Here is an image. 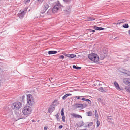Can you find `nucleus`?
I'll use <instances>...</instances> for the list:
<instances>
[{"label": "nucleus", "mask_w": 130, "mask_h": 130, "mask_svg": "<svg viewBox=\"0 0 130 130\" xmlns=\"http://www.w3.org/2000/svg\"><path fill=\"white\" fill-rule=\"evenodd\" d=\"M89 58L94 62H98L99 61V57L97 54L92 53L89 54L88 55Z\"/></svg>", "instance_id": "obj_1"}, {"label": "nucleus", "mask_w": 130, "mask_h": 130, "mask_svg": "<svg viewBox=\"0 0 130 130\" xmlns=\"http://www.w3.org/2000/svg\"><path fill=\"white\" fill-rule=\"evenodd\" d=\"M22 106V104L19 102H16L11 105V108L13 110H16L21 108Z\"/></svg>", "instance_id": "obj_2"}, {"label": "nucleus", "mask_w": 130, "mask_h": 130, "mask_svg": "<svg viewBox=\"0 0 130 130\" xmlns=\"http://www.w3.org/2000/svg\"><path fill=\"white\" fill-rule=\"evenodd\" d=\"M27 103L29 105L32 106L34 104V100L31 95L28 94L27 95Z\"/></svg>", "instance_id": "obj_3"}, {"label": "nucleus", "mask_w": 130, "mask_h": 130, "mask_svg": "<svg viewBox=\"0 0 130 130\" xmlns=\"http://www.w3.org/2000/svg\"><path fill=\"white\" fill-rule=\"evenodd\" d=\"M22 112L25 115L30 114L31 112V108L28 106H26L23 108Z\"/></svg>", "instance_id": "obj_4"}, {"label": "nucleus", "mask_w": 130, "mask_h": 130, "mask_svg": "<svg viewBox=\"0 0 130 130\" xmlns=\"http://www.w3.org/2000/svg\"><path fill=\"white\" fill-rule=\"evenodd\" d=\"M61 5L59 3H57L55 5L52 9V12L53 13L56 12L61 7Z\"/></svg>", "instance_id": "obj_5"}, {"label": "nucleus", "mask_w": 130, "mask_h": 130, "mask_svg": "<svg viewBox=\"0 0 130 130\" xmlns=\"http://www.w3.org/2000/svg\"><path fill=\"white\" fill-rule=\"evenodd\" d=\"M49 7V6L47 4H44V5L43 10L42 11L41 13L42 14H43L44 13L46 10Z\"/></svg>", "instance_id": "obj_6"}, {"label": "nucleus", "mask_w": 130, "mask_h": 130, "mask_svg": "<svg viewBox=\"0 0 130 130\" xmlns=\"http://www.w3.org/2000/svg\"><path fill=\"white\" fill-rule=\"evenodd\" d=\"M26 10L21 12L20 13L18 14V16L20 19H22L24 16L25 14V11L27 10V8H26Z\"/></svg>", "instance_id": "obj_7"}, {"label": "nucleus", "mask_w": 130, "mask_h": 130, "mask_svg": "<svg viewBox=\"0 0 130 130\" xmlns=\"http://www.w3.org/2000/svg\"><path fill=\"white\" fill-rule=\"evenodd\" d=\"M55 108V106L52 104L51 105L48 109V112L49 113H51L54 110Z\"/></svg>", "instance_id": "obj_8"}, {"label": "nucleus", "mask_w": 130, "mask_h": 130, "mask_svg": "<svg viewBox=\"0 0 130 130\" xmlns=\"http://www.w3.org/2000/svg\"><path fill=\"white\" fill-rule=\"evenodd\" d=\"M71 7H67L65 10L63 11L64 12L66 13L67 14L70 13L71 11Z\"/></svg>", "instance_id": "obj_9"}, {"label": "nucleus", "mask_w": 130, "mask_h": 130, "mask_svg": "<svg viewBox=\"0 0 130 130\" xmlns=\"http://www.w3.org/2000/svg\"><path fill=\"white\" fill-rule=\"evenodd\" d=\"M93 122H90L89 123L88 122H86L84 123L83 126L84 127H89L90 126H91L93 124Z\"/></svg>", "instance_id": "obj_10"}, {"label": "nucleus", "mask_w": 130, "mask_h": 130, "mask_svg": "<svg viewBox=\"0 0 130 130\" xmlns=\"http://www.w3.org/2000/svg\"><path fill=\"white\" fill-rule=\"evenodd\" d=\"M74 106L76 108H81L82 109L83 104H82L76 103L74 105Z\"/></svg>", "instance_id": "obj_11"}, {"label": "nucleus", "mask_w": 130, "mask_h": 130, "mask_svg": "<svg viewBox=\"0 0 130 130\" xmlns=\"http://www.w3.org/2000/svg\"><path fill=\"white\" fill-rule=\"evenodd\" d=\"M99 57L101 60L103 59L106 56L101 52L99 53Z\"/></svg>", "instance_id": "obj_12"}, {"label": "nucleus", "mask_w": 130, "mask_h": 130, "mask_svg": "<svg viewBox=\"0 0 130 130\" xmlns=\"http://www.w3.org/2000/svg\"><path fill=\"white\" fill-rule=\"evenodd\" d=\"M101 52L107 56L108 53L107 49L105 48H104Z\"/></svg>", "instance_id": "obj_13"}, {"label": "nucleus", "mask_w": 130, "mask_h": 130, "mask_svg": "<svg viewBox=\"0 0 130 130\" xmlns=\"http://www.w3.org/2000/svg\"><path fill=\"white\" fill-rule=\"evenodd\" d=\"M64 110L63 108H62L61 111V114L62 116V121L63 122H64L65 121V117L64 116Z\"/></svg>", "instance_id": "obj_14"}, {"label": "nucleus", "mask_w": 130, "mask_h": 130, "mask_svg": "<svg viewBox=\"0 0 130 130\" xmlns=\"http://www.w3.org/2000/svg\"><path fill=\"white\" fill-rule=\"evenodd\" d=\"M114 85L116 87V88L118 90H121L120 88V87L119 86L117 83V82L116 81H115L114 82Z\"/></svg>", "instance_id": "obj_15"}, {"label": "nucleus", "mask_w": 130, "mask_h": 130, "mask_svg": "<svg viewBox=\"0 0 130 130\" xmlns=\"http://www.w3.org/2000/svg\"><path fill=\"white\" fill-rule=\"evenodd\" d=\"M99 89V90H100V91L102 92H107V90L105 88H103L102 87H100Z\"/></svg>", "instance_id": "obj_16"}, {"label": "nucleus", "mask_w": 130, "mask_h": 130, "mask_svg": "<svg viewBox=\"0 0 130 130\" xmlns=\"http://www.w3.org/2000/svg\"><path fill=\"white\" fill-rule=\"evenodd\" d=\"M81 100H82L87 101L88 103L90 104L91 105V101L89 99L83 98L81 99Z\"/></svg>", "instance_id": "obj_17"}, {"label": "nucleus", "mask_w": 130, "mask_h": 130, "mask_svg": "<svg viewBox=\"0 0 130 130\" xmlns=\"http://www.w3.org/2000/svg\"><path fill=\"white\" fill-rule=\"evenodd\" d=\"M72 116H73V117L75 118H82V116H81L76 114L73 113L71 115Z\"/></svg>", "instance_id": "obj_18"}, {"label": "nucleus", "mask_w": 130, "mask_h": 130, "mask_svg": "<svg viewBox=\"0 0 130 130\" xmlns=\"http://www.w3.org/2000/svg\"><path fill=\"white\" fill-rule=\"evenodd\" d=\"M93 28L95 30H102L104 29V28H103L98 27L96 26H94Z\"/></svg>", "instance_id": "obj_19"}, {"label": "nucleus", "mask_w": 130, "mask_h": 130, "mask_svg": "<svg viewBox=\"0 0 130 130\" xmlns=\"http://www.w3.org/2000/svg\"><path fill=\"white\" fill-rule=\"evenodd\" d=\"M49 54H56L57 53V51H50L48 52Z\"/></svg>", "instance_id": "obj_20"}, {"label": "nucleus", "mask_w": 130, "mask_h": 130, "mask_svg": "<svg viewBox=\"0 0 130 130\" xmlns=\"http://www.w3.org/2000/svg\"><path fill=\"white\" fill-rule=\"evenodd\" d=\"M76 55L75 54H69L68 57L71 58H73L76 57Z\"/></svg>", "instance_id": "obj_21"}, {"label": "nucleus", "mask_w": 130, "mask_h": 130, "mask_svg": "<svg viewBox=\"0 0 130 130\" xmlns=\"http://www.w3.org/2000/svg\"><path fill=\"white\" fill-rule=\"evenodd\" d=\"M72 95V94H67L65 95L62 97V99L63 100H65L66 98L68 96H71Z\"/></svg>", "instance_id": "obj_22"}, {"label": "nucleus", "mask_w": 130, "mask_h": 130, "mask_svg": "<svg viewBox=\"0 0 130 130\" xmlns=\"http://www.w3.org/2000/svg\"><path fill=\"white\" fill-rule=\"evenodd\" d=\"M84 123V122H78L77 124L78 126L79 127L83 126Z\"/></svg>", "instance_id": "obj_23"}, {"label": "nucleus", "mask_w": 130, "mask_h": 130, "mask_svg": "<svg viewBox=\"0 0 130 130\" xmlns=\"http://www.w3.org/2000/svg\"><path fill=\"white\" fill-rule=\"evenodd\" d=\"M95 19L94 18L91 17H89L87 18V20L88 21H91L94 20Z\"/></svg>", "instance_id": "obj_24"}, {"label": "nucleus", "mask_w": 130, "mask_h": 130, "mask_svg": "<svg viewBox=\"0 0 130 130\" xmlns=\"http://www.w3.org/2000/svg\"><path fill=\"white\" fill-rule=\"evenodd\" d=\"M127 71V70L124 69H122L121 71H120L121 73H123L126 74Z\"/></svg>", "instance_id": "obj_25"}, {"label": "nucleus", "mask_w": 130, "mask_h": 130, "mask_svg": "<svg viewBox=\"0 0 130 130\" xmlns=\"http://www.w3.org/2000/svg\"><path fill=\"white\" fill-rule=\"evenodd\" d=\"M125 89L126 91L130 93V87L129 86H127L125 87Z\"/></svg>", "instance_id": "obj_26"}, {"label": "nucleus", "mask_w": 130, "mask_h": 130, "mask_svg": "<svg viewBox=\"0 0 130 130\" xmlns=\"http://www.w3.org/2000/svg\"><path fill=\"white\" fill-rule=\"evenodd\" d=\"M73 68L74 69H76L77 70H79L81 69V68L80 67H77L75 65L73 66Z\"/></svg>", "instance_id": "obj_27"}, {"label": "nucleus", "mask_w": 130, "mask_h": 130, "mask_svg": "<svg viewBox=\"0 0 130 130\" xmlns=\"http://www.w3.org/2000/svg\"><path fill=\"white\" fill-rule=\"evenodd\" d=\"M123 27L125 28H128L129 27L128 25L127 24H124L122 26Z\"/></svg>", "instance_id": "obj_28"}, {"label": "nucleus", "mask_w": 130, "mask_h": 130, "mask_svg": "<svg viewBox=\"0 0 130 130\" xmlns=\"http://www.w3.org/2000/svg\"><path fill=\"white\" fill-rule=\"evenodd\" d=\"M86 113L88 116H91L92 115V113L91 111L87 112Z\"/></svg>", "instance_id": "obj_29"}, {"label": "nucleus", "mask_w": 130, "mask_h": 130, "mask_svg": "<svg viewBox=\"0 0 130 130\" xmlns=\"http://www.w3.org/2000/svg\"><path fill=\"white\" fill-rule=\"evenodd\" d=\"M124 19H123L122 20H119L118 22L119 24H120L121 23L123 22H125V21H124Z\"/></svg>", "instance_id": "obj_30"}, {"label": "nucleus", "mask_w": 130, "mask_h": 130, "mask_svg": "<svg viewBox=\"0 0 130 130\" xmlns=\"http://www.w3.org/2000/svg\"><path fill=\"white\" fill-rule=\"evenodd\" d=\"M95 116L96 117H98V113L96 110H95Z\"/></svg>", "instance_id": "obj_31"}, {"label": "nucleus", "mask_w": 130, "mask_h": 130, "mask_svg": "<svg viewBox=\"0 0 130 130\" xmlns=\"http://www.w3.org/2000/svg\"><path fill=\"white\" fill-rule=\"evenodd\" d=\"M86 97V96H76L74 97L75 98H77V99H79L81 98V97Z\"/></svg>", "instance_id": "obj_32"}, {"label": "nucleus", "mask_w": 130, "mask_h": 130, "mask_svg": "<svg viewBox=\"0 0 130 130\" xmlns=\"http://www.w3.org/2000/svg\"><path fill=\"white\" fill-rule=\"evenodd\" d=\"M56 119H57L58 121H59V115L58 114H57L56 115Z\"/></svg>", "instance_id": "obj_33"}, {"label": "nucleus", "mask_w": 130, "mask_h": 130, "mask_svg": "<svg viewBox=\"0 0 130 130\" xmlns=\"http://www.w3.org/2000/svg\"><path fill=\"white\" fill-rule=\"evenodd\" d=\"M126 74L128 76H130V71H127Z\"/></svg>", "instance_id": "obj_34"}, {"label": "nucleus", "mask_w": 130, "mask_h": 130, "mask_svg": "<svg viewBox=\"0 0 130 130\" xmlns=\"http://www.w3.org/2000/svg\"><path fill=\"white\" fill-rule=\"evenodd\" d=\"M64 56L63 55H59V59H63L64 58Z\"/></svg>", "instance_id": "obj_35"}, {"label": "nucleus", "mask_w": 130, "mask_h": 130, "mask_svg": "<svg viewBox=\"0 0 130 130\" xmlns=\"http://www.w3.org/2000/svg\"><path fill=\"white\" fill-rule=\"evenodd\" d=\"M44 0H37L38 2L39 3H41Z\"/></svg>", "instance_id": "obj_36"}, {"label": "nucleus", "mask_w": 130, "mask_h": 130, "mask_svg": "<svg viewBox=\"0 0 130 130\" xmlns=\"http://www.w3.org/2000/svg\"><path fill=\"white\" fill-rule=\"evenodd\" d=\"M63 54L65 56H67L68 57L69 54H66V53H63Z\"/></svg>", "instance_id": "obj_37"}, {"label": "nucleus", "mask_w": 130, "mask_h": 130, "mask_svg": "<svg viewBox=\"0 0 130 130\" xmlns=\"http://www.w3.org/2000/svg\"><path fill=\"white\" fill-rule=\"evenodd\" d=\"M25 98V96L24 95H23L22 97V101H24V99Z\"/></svg>", "instance_id": "obj_38"}, {"label": "nucleus", "mask_w": 130, "mask_h": 130, "mask_svg": "<svg viewBox=\"0 0 130 130\" xmlns=\"http://www.w3.org/2000/svg\"><path fill=\"white\" fill-rule=\"evenodd\" d=\"M87 105L86 104H85L84 105H83V106L82 107V109H83V108H84L85 107H87Z\"/></svg>", "instance_id": "obj_39"}, {"label": "nucleus", "mask_w": 130, "mask_h": 130, "mask_svg": "<svg viewBox=\"0 0 130 130\" xmlns=\"http://www.w3.org/2000/svg\"><path fill=\"white\" fill-rule=\"evenodd\" d=\"M63 1L66 2L68 3L71 0H63Z\"/></svg>", "instance_id": "obj_40"}, {"label": "nucleus", "mask_w": 130, "mask_h": 130, "mask_svg": "<svg viewBox=\"0 0 130 130\" xmlns=\"http://www.w3.org/2000/svg\"><path fill=\"white\" fill-rule=\"evenodd\" d=\"M90 31V32H95V31L94 30H93L91 29H89Z\"/></svg>", "instance_id": "obj_41"}, {"label": "nucleus", "mask_w": 130, "mask_h": 130, "mask_svg": "<svg viewBox=\"0 0 130 130\" xmlns=\"http://www.w3.org/2000/svg\"><path fill=\"white\" fill-rule=\"evenodd\" d=\"M30 0H25V2L26 3H28L30 2Z\"/></svg>", "instance_id": "obj_42"}, {"label": "nucleus", "mask_w": 130, "mask_h": 130, "mask_svg": "<svg viewBox=\"0 0 130 130\" xmlns=\"http://www.w3.org/2000/svg\"><path fill=\"white\" fill-rule=\"evenodd\" d=\"M63 127V126L62 125H60L59 126L58 128L59 129H61Z\"/></svg>", "instance_id": "obj_43"}, {"label": "nucleus", "mask_w": 130, "mask_h": 130, "mask_svg": "<svg viewBox=\"0 0 130 130\" xmlns=\"http://www.w3.org/2000/svg\"><path fill=\"white\" fill-rule=\"evenodd\" d=\"M97 127H98L99 126L100 124V122H97Z\"/></svg>", "instance_id": "obj_44"}, {"label": "nucleus", "mask_w": 130, "mask_h": 130, "mask_svg": "<svg viewBox=\"0 0 130 130\" xmlns=\"http://www.w3.org/2000/svg\"><path fill=\"white\" fill-rule=\"evenodd\" d=\"M48 127H45L44 128V130H47Z\"/></svg>", "instance_id": "obj_45"}, {"label": "nucleus", "mask_w": 130, "mask_h": 130, "mask_svg": "<svg viewBox=\"0 0 130 130\" xmlns=\"http://www.w3.org/2000/svg\"><path fill=\"white\" fill-rule=\"evenodd\" d=\"M115 24L116 25H118V24H119V23H118V22H116V23Z\"/></svg>", "instance_id": "obj_46"}, {"label": "nucleus", "mask_w": 130, "mask_h": 130, "mask_svg": "<svg viewBox=\"0 0 130 130\" xmlns=\"http://www.w3.org/2000/svg\"><path fill=\"white\" fill-rule=\"evenodd\" d=\"M80 130H87V129H80Z\"/></svg>", "instance_id": "obj_47"}, {"label": "nucleus", "mask_w": 130, "mask_h": 130, "mask_svg": "<svg viewBox=\"0 0 130 130\" xmlns=\"http://www.w3.org/2000/svg\"><path fill=\"white\" fill-rule=\"evenodd\" d=\"M32 122H35V121L34 120H32Z\"/></svg>", "instance_id": "obj_48"}, {"label": "nucleus", "mask_w": 130, "mask_h": 130, "mask_svg": "<svg viewBox=\"0 0 130 130\" xmlns=\"http://www.w3.org/2000/svg\"><path fill=\"white\" fill-rule=\"evenodd\" d=\"M55 101L56 100H55L53 102V103H55Z\"/></svg>", "instance_id": "obj_49"}, {"label": "nucleus", "mask_w": 130, "mask_h": 130, "mask_svg": "<svg viewBox=\"0 0 130 130\" xmlns=\"http://www.w3.org/2000/svg\"><path fill=\"white\" fill-rule=\"evenodd\" d=\"M97 122H99L98 120L97 121Z\"/></svg>", "instance_id": "obj_50"}, {"label": "nucleus", "mask_w": 130, "mask_h": 130, "mask_svg": "<svg viewBox=\"0 0 130 130\" xmlns=\"http://www.w3.org/2000/svg\"><path fill=\"white\" fill-rule=\"evenodd\" d=\"M39 121V120H38V121H37V122H38Z\"/></svg>", "instance_id": "obj_51"}]
</instances>
